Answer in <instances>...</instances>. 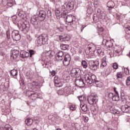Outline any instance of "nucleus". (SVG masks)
<instances>
[{
    "label": "nucleus",
    "instance_id": "obj_1",
    "mask_svg": "<svg viewBox=\"0 0 130 130\" xmlns=\"http://www.w3.org/2000/svg\"><path fill=\"white\" fill-rule=\"evenodd\" d=\"M56 59L57 61H61V60L63 59V66H64V67H68V66H69L70 63L71 56L69 54L63 55V52L62 51H59L56 54Z\"/></svg>",
    "mask_w": 130,
    "mask_h": 130
},
{
    "label": "nucleus",
    "instance_id": "obj_2",
    "mask_svg": "<svg viewBox=\"0 0 130 130\" xmlns=\"http://www.w3.org/2000/svg\"><path fill=\"white\" fill-rule=\"evenodd\" d=\"M48 43V36L47 35H41L37 39L36 44L37 46H41Z\"/></svg>",
    "mask_w": 130,
    "mask_h": 130
},
{
    "label": "nucleus",
    "instance_id": "obj_3",
    "mask_svg": "<svg viewBox=\"0 0 130 130\" xmlns=\"http://www.w3.org/2000/svg\"><path fill=\"white\" fill-rule=\"evenodd\" d=\"M18 27L19 29H20V30L22 31L24 34L28 33L30 30V24H29V23L26 24L22 21H21L19 24H18Z\"/></svg>",
    "mask_w": 130,
    "mask_h": 130
},
{
    "label": "nucleus",
    "instance_id": "obj_4",
    "mask_svg": "<svg viewBox=\"0 0 130 130\" xmlns=\"http://www.w3.org/2000/svg\"><path fill=\"white\" fill-rule=\"evenodd\" d=\"M87 101L90 105L97 104L98 102V96L95 93H91V95L87 97Z\"/></svg>",
    "mask_w": 130,
    "mask_h": 130
},
{
    "label": "nucleus",
    "instance_id": "obj_5",
    "mask_svg": "<svg viewBox=\"0 0 130 130\" xmlns=\"http://www.w3.org/2000/svg\"><path fill=\"white\" fill-rule=\"evenodd\" d=\"M84 80L87 84L91 85V84H93L95 80H97V78H96V76L94 74H86L84 75Z\"/></svg>",
    "mask_w": 130,
    "mask_h": 130
},
{
    "label": "nucleus",
    "instance_id": "obj_6",
    "mask_svg": "<svg viewBox=\"0 0 130 130\" xmlns=\"http://www.w3.org/2000/svg\"><path fill=\"white\" fill-rule=\"evenodd\" d=\"M90 69L92 71H96L99 68V60H92L89 62Z\"/></svg>",
    "mask_w": 130,
    "mask_h": 130
},
{
    "label": "nucleus",
    "instance_id": "obj_7",
    "mask_svg": "<svg viewBox=\"0 0 130 130\" xmlns=\"http://www.w3.org/2000/svg\"><path fill=\"white\" fill-rule=\"evenodd\" d=\"M74 6L75 3L73 1H69V2L65 3L62 8V9H64V10L72 11V10L74 9Z\"/></svg>",
    "mask_w": 130,
    "mask_h": 130
},
{
    "label": "nucleus",
    "instance_id": "obj_8",
    "mask_svg": "<svg viewBox=\"0 0 130 130\" xmlns=\"http://www.w3.org/2000/svg\"><path fill=\"white\" fill-rule=\"evenodd\" d=\"M11 36L14 41H19L21 39V35L19 34V31L17 30L11 31Z\"/></svg>",
    "mask_w": 130,
    "mask_h": 130
},
{
    "label": "nucleus",
    "instance_id": "obj_9",
    "mask_svg": "<svg viewBox=\"0 0 130 130\" xmlns=\"http://www.w3.org/2000/svg\"><path fill=\"white\" fill-rule=\"evenodd\" d=\"M96 47L94 45V44L91 43L88 45L87 48L85 50L86 52H87V54H91L94 52Z\"/></svg>",
    "mask_w": 130,
    "mask_h": 130
},
{
    "label": "nucleus",
    "instance_id": "obj_10",
    "mask_svg": "<svg viewBox=\"0 0 130 130\" xmlns=\"http://www.w3.org/2000/svg\"><path fill=\"white\" fill-rule=\"evenodd\" d=\"M103 45H106L109 48H111L113 47V43L110 40L108 41L107 38L105 37H103Z\"/></svg>",
    "mask_w": 130,
    "mask_h": 130
},
{
    "label": "nucleus",
    "instance_id": "obj_11",
    "mask_svg": "<svg viewBox=\"0 0 130 130\" xmlns=\"http://www.w3.org/2000/svg\"><path fill=\"white\" fill-rule=\"evenodd\" d=\"M66 21L67 23H69L70 25H73L74 22L76 21V17L72 15H67L66 18Z\"/></svg>",
    "mask_w": 130,
    "mask_h": 130
},
{
    "label": "nucleus",
    "instance_id": "obj_12",
    "mask_svg": "<svg viewBox=\"0 0 130 130\" xmlns=\"http://www.w3.org/2000/svg\"><path fill=\"white\" fill-rule=\"evenodd\" d=\"M54 82L56 87H61L62 86V82H61V79L57 76H55L54 78Z\"/></svg>",
    "mask_w": 130,
    "mask_h": 130
},
{
    "label": "nucleus",
    "instance_id": "obj_13",
    "mask_svg": "<svg viewBox=\"0 0 130 130\" xmlns=\"http://www.w3.org/2000/svg\"><path fill=\"white\" fill-rule=\"evenodd\" d=\"M81 72V70L79 68H73L71 71V75L72 78H75L76 76Z\"/></svg>",
    "mask_w": 130,
    "mask_h": 130
},
{
    "label": "nucleus",
    "instance_id": "obj_14",
    "mask_svg": "<svg viewBox=\"0 0 130 130\" xmlns=\"http://www.w3.org/2000/svg\"><path fill=\"white\" fill-rule=\"evenodd\" d=\"M46 18V12L44 11L41 10L39 12L38 19L40 21H44Z\"/></svg>",
    "mask_w": 130,
    "mask_h": 130
},
{
    "label": "nucleus",
    "instance_id": "obj_15",
    "mask_svg": "<svg viewBox=\"0 0 130 130\" xmlns=\"http://www.w3.org/2000/svg\"><path fill=\"white\" fill-rule=\"evenodd\" d=\"M38 16L35 15L31 17L30 19V22L34 26H37L38 25Z\"/></svg>",
    "mask_w": 130,
    "mask_h": 130
},
{
    "label": "nucleus",
    "instance_id": "obj_16",
    "mask_svg": "<svg viewBox=\"0 0 130 130\" xmlns=\"http://www.w3.org/2000/svg\"><path fill=\"white\" fill-rule=\"evenodd\" d=\"M58 37L60 41H69L71 39V37L68 35H66L64 36H59Z\"/></svg>",
    "mask_w": 130,
    "mask_h": 130
},
{
    "label": "nucleus",
    "instance_id": "obj_17",
    "mask_svg": "<svg viewBox=\"0 0 130 130\" xmlns=\"http://www.w3.org/2000/svg\"><path fill=\"white\" fill-rule=\"evenodd\" d=\"M19 56V51L17 50H14L12 51L11 55V57L12 59H16Z\"/></svg>",
    "mask_w": 130,
    "mask_h": 130
},
{
    "label": "nucleus",
    "instance_id": "obj_18",
    "mask_svg": "<svg viewBox=\"0 0 130 130\" xmlns=\"http://www.w3.org/2000/svg\"><path fill=\"white\" fill-rule=\"evenodd\" d=\"M20 57L22 58H26V57H29V52L26 51H21L20 52Z\"/></svg>",
    "mask_w": 130,
    "mask_h": 130
},
{
    "label": "nucleus",
    "instance_id": "obj_19",
    "mask_svg": "<svg viewBox=\"0 0 130 130\" xmlns=\"http://www.w3.org/2000/svg\"><path fill=\"white\" fill-rule=\"evenodd\" d=\"M12 21L15 24V25H17V26H18L19 24V19H18V17L17 15H13L12 17Z\"/></svg>",
    "mask_w": 130,
    "mask_h": 130
},
{
    "label": "nucleus",
    "instance_id": "obj_20",
    "mask_svg": "<svg viewBox=\"0 0 130 130\" xmlns=\"http://www.w3.org/2000/svg\"><path fill=\"white\" fill-rule=\"evenodd\" d=\"M11 78H15L16 79L17 76H18V70L13 69L10 71Z\"/></svg>",
    "mask_w": 130,
    "mask_h": 130
},
{
    "label": "nucleus",
    "instance_id": "obj_21",
    "mask_svg": "<svg viewBox=\"0 0 130 130\" xmlns=\"http://www.w3.org/2000/svg\"><path fill=\"white\" fill-rule=\"evenodd\" d=\"M76 83L78 84V86L80 87H85V82H84V80L83 79H79V80H77L76 81Z\"/></svg>",
    "mask_w": 130,
    "mask_h": 130
},
{
    "label": "nucleus",
    "instance_id": "obj_22",
    "mask_svg": "<svg viewBox=\"0 0 130 130\" xmlns=\"http://www.w3.org/2000/svg\"><path fill=\"white\" fill-rule=\"evenodd\" d=\"M107 6L108 8L113 9L115 6V4L113 1H109L107 3Z\"/></svg>",
    "mask_w": 130,
    "mask_h": 130
},
{
    "label": "nucleus",
    "instance_id": "obj_23",
    "mask_svg": "<svg viewBox=\"0 0 130 130\" xmlns=\"http://www.w3.org/2000/svg\"><path fill=\"white\" fill-rule=\"evenodd\" d=\"M18 16L21 19H22L23 20H25L26 18V14H25V12H24V11H20L18 13Z\"/></svg>",
    "mask_w": 130,
    "mask_h": 130
},
{
    "label": "nucleus",
    "instance_id": "obj_24",
    "mask_svg": "<svg viewBox=\"0 0 130 130\" xmlns=\"http://www.w3.org/2000/svg\"><path fill=\"white\" fill-rule=\"evenodd\" d=\"M101 68H104L107 66V62H106V57H104L101 60Z\"/></svg>",
    "mask_w": 130,
    "mask_h": 130
},
{
    "label": "nucleus",
    "instance_id": "obj_25",
    "mask_svg": "<svg viewBox=\"0 0 130 130\" xmlns=\"http://www.w3.org/2000/svg\"><path fill=\"white\" fill-rule=\"evenodd\" d=\"M68 13V11L67 10H65L64 9H62L61 10V18H67V15Z\"/></svg>",
    "mask_w": 130,
    "mask_h": 130
},
{
    "label": "nucleus",
    "instance_id": "obj_26",
    "mask_svg": "<svg viewBox=\"0 0 130 130\" xmlns=\"http://www.w3.org/2000/svg\"><path fill=\"white\" fill-rule=\"evenodd\" d=\"M93 84H94L96 87H102V82L100 81H98L96 79L93 81Z\"/></svg>",
    "mask_w": 130,
    "mask_h": 130
},
{
    "label": "nucleus",
    "instance_id": "obj_27",
    "mask_svg": "<svg viewBox=\"0 0 130 130\" xmlns=\"http://www.w3.org/2000/svg\"><path fill=\"white\" fill-rule=\"evenodd\" d=\"M80 108L82 109V111L86 112L88 110V108L87 107V105L85 104H80Z\"/></svg>",
    "mask_w": 130,
    "mask_h": 130
},
{
    "label": "nucleus",
    "instance_id": "obj_28",
    "mask_svg": "<svg viewBox=\"0 0 130 130\" xmlns=\"http://www.w3.org/2000/svg\"><path fill=\"white\" fill-rule=\"evenodd\" d=\"M69 47H70V46L67 44H62L60 45L61 49H62V50H69Z\"/></svg>",
    "mask_w": 130,
    "mask_h": 130
},
{
    "label": "nucleus",
    "instance_id": "obj_29",
    "mask_svg": "<svg viewBox=\"0 0 130 130\" xmlns=\"http://www.w3.org/2000/svg\"><path fill=\"white\" fill-rule=\"evenodd\" d=\"M25 123L27 125H31L33 123V119L28 118L25 120Z\"/></svg>",
    "mask_w": 130,
    "mask_h": 130
},
{
    "label": "nucleus",
    "instance_id": "obj_30",
    "mask_svg": "<svg viewBox=\"0 0 130 130\" xmlns=\"http://www.w3.org/2000/svg\"><path fill=\"white\" fill-rule=\"evenodd\" d=\"M96 53H98V55L99 56H103V55L104 54V53L103 51H102V50L101 48H96Z\"/></svg>",
    "mask_w": 130,
    "mask_h": 130
},
{
    "label": "nucleus",
    "instance_id": "obj_31",
    "mask_svg": "<svg viewBox=\"0 0 130 130\" xmlns=\"http://www.w3.org/2000/svg\"><path fill=\"white\" fill-rule=\"evenodd\" d=\"M77 98L80 102H85L87 99L85 95H81L80 96H78Z\"/></svg>",
    "mask_w": 130,
    "mask_h": 130
},
{
    "label": "nucleus",
    "instance_id": "obj_32",
    "mask_svg": "<svg viewBox=\"0 0 130 130\" xmlns=\"http://www.w3.org/2000/svg\"><path fill=\"white\" fill-rule=\"evenodd\" d=\"M14 5H15V2L13 1V0L10 1L7 4V7H9V8L13 7V6H14Z\"/></svg>",
    "mask_w": 130,
    "mask_h": 130
},
{
    "label": "nucleus",
    "instance_id": "obj_33",
    "mask_svg": "<svg viewBox=\"0 0 130 130\" xmlns=\"http://www.w3.org/2000/svg\"><path fill=\"white\" fill-rule=\"evenodd\" d=\"M114 51H115L116 53H121V47H117L114 49Z\"/></svg>",
    "mask_w": 130,
    "mask_h": 130
},
{
    "label": "nucleus",
    "instance_id": "obj_34",
    "mask_svg": "<svg viewBox=\"0 0 130 130\" xmlns=\"http://www.w3.org/2000/svg\"><path fill=\"white\" fill-rule=\"evenodd\" d=\"M112 99L113 101H119V95H114Z\"/></svg>",
    "mask_w": 130,
    "mask_h": 130
},
{
    "label": "nucleus",
    "instance_id": "obj_35",
    "mask_svg": "<svg viewBox=\"0 0 130 130\" xmlns=\"http://www.w3.org/2000/svg\"><path fill=\"white\" fill-rule=\"evenodd\" d=\"M81 66L84 69H87V68H88V64L86 60H83L82 61Z\"/></svg>",
    "mask_w": 130,
    "mask_h": 130
},
{
    "label": "nucleus",
    "instance_id": "obj_36",
    "mask_svg": "<svg viewBox=\"0 0 130 130\" xmlns=\"http://www.w3.org/2000/svg\"><path fill=\"white\" fill-rule=\"evenodd\" d=\"M35 54V51L33 50H30L29 51V55L30 57H32L34 58V55Z\"/></svg>",
    "mask_w": 130,
    "mask_h": 130
},
{
    "label": "nucleus",
    "instance_id": "obj_37",
    "mask_svg": "<svg viewBox=\"0 0 130 130\" xmlns=\"http://www.w3.org/2000/svg\"><path fill=\"white\" fill-rule=\"evenodd\" d=\"M53 52L51 51H48L46 52V55L47 56H49L50 57H52V56H53Z\"/></svg>",
    "mask_w": 130,
    "mask_h": 130
},
{
    "label": "nucleus",
    "instance_id": "obj_38",
    "mask_svg": "<svg viewBox=\"0 0 130 130\" xmlns=\"http://www.w3.org/2000/svg\"><path fill=\"white\" fill-rule=\"evenodd\" d=\"M128 106L127 105H123L121 107V111H122V112H124V113H125V112H126V109H127V107Z\"/></svg>",
    "mask_w": 130,
    "mask_h": 130
},
{
    "label": "nucleus",
    "instance_id": "obj_39",
    "mask_svg": "<svg viewBox=\"0 0 130 130\" xmlns=\"http://www.w3.org/2000/svg\"><path fill=\"white\" fill-rule=\"evenodd\" d=\"M57 93L58 95H63V94H64V89L62 88L59 89L57 91Z\"/></svg>",
    "mask_w": 130,
    "mask_h": 130
},
{
    "label": "nucleus",
    "instance_id": "obj_40",
    "mask_svg": "<svg viewBox=\"0 0 130 130\" xmlns=\"http://www.w3.org/2000/svg\"><path fill=\"white\" fill-rule=\"evenodd\" d=\"M70 109L72 110V111H75L76 109H77V107L75 105H72L70 106Z\"/></svg>",
    "mask_w": 130,
    "mask_h": 130
},
{
    "label": "nucleus",
    "instance_id": "obj_41",
    "mask_svg": "<svg viewBox=\"0 0 130 130\" xmlns=\"http://www.w3.org/2000/svg\"><path fill=\"white\" fill-rule=\"evenodd\" d=\"M116 77L117 79H121V78H122V72L117 73Z\"/></svg>",
    "mask_w": 130,
    "mask_h": 130
},
{
    "label": "nucleus",
    "instance_id": "obj_42",
    "mask_svg": "<svg viewBox=\"0 0 130 130\" xmlns=\"http://www.w3.org/2000/svg\"><path fill=\"white\" fill-rule=\"evenodd\" d=\"M126 86L130 87V77H127V78L126 79Z\"/></svg>",
    "mask_w": 130,
    "mask_h": 130
},
{
    "label": "nucleus",
    "instance_id": "obj_43",
    "mask_svg": "<svg viewBox=\"0 0 130 130\" xmlns=\"http://www.w3.org/2000/svg\"><path fill=\"white\" fill-rule=\"evenodd\" d=\"M6 35L8 39H11V31L8 30L6 32Z\"/></svg>",
    "mask_w": 130,
    "mask_h": 130
},
{
    "label": "nucleus",
    "instance_id": "obj_44",
    "mask_svg": "<svg viewBox=\"0 0 130 130\" xmlns=\"http://www.w3.org/2000/svg\"><path fill=\"white\" fill-rule=\"evenodd\" d=\"M125 32L126 34H130V25L125 27Z\"/></svg>",
    "mask_w": 130,
    "mask_h": 130
},
{
    "label": "nucleus",
    "instance_id": "obj_45",
    "mask_svg": "<svg viewBox=\"0 0 130 130\" xmlns=\"http://www.w3.org/2000/svg\"><path fill=\"white\" fill-rule=\"evenodd\" d=\"M93 5L95 8H98V6H99V2H98V0H94Z\"/></svg>",
    "mask_w": 130,
    "mask_h": 130
},
{
    "label": "nucleus",
    "instance_id": "obj_46",
    "mask_svg": "<svg viewBox=\"0 0 130 130\" xmlns=\"http://www.w3.org/2000/svg\"><path fill=\"white\" fill-rule=\"evenodd\" d=\"M124 73L125 74V75H129V70H128V69L125 68H124Z\"/></svg>",
    "mask_w": 130,
    "mask_h": 130
},
{
    "label": "nucleus",
    "instance_id": "obj_47",
    "mask_svg": "<svg viewBox=\"0 0 130 130\" xmlns=\"http://www.w3.org/2000/svg\"><path fill=\"white\" fill-rule=\"evenodd\" d=\"M39 94L36 93H32L31 94V97H36V98H39Z\"/></svg>",
    "mask_w": 130,
    "mask_h": 130
},
{
    "label": "nucleus",
    "instance_id": "obj_48",
    "mask_svg": "<svg viewBox=\"0 0 130 130\" xmlns=\"http://www.w3.org/2000/svg\"><path fill=\"white\" fill-rule=\"evenodd\" d=\"M113 68L115 70H117V69H118V64H117V63H114L113 64Z\"/></svg>",
    "mask_w": 130,
    "mask_h": 130
},
{
    "label": "nucleus",
    "instance_id": "obj_49",
    "mask_svg": "<svg viewBox=\"0 0 130 130\" xmlns=\"http://www.w3.org/2000/svg\"><path fill=\"white\" fill-rule=\"evenodd\" d=\"M103 128H104V130H113L112 129V128H110V127L107 125H105Z\"/></svg>",
    "mask_w": 130,
    "mask_h": 130
},
{
    "label": "nucleus",
    "instance_id": "obj_50",
    "mask_svg": "<svg viewBox=\"0 0 130 130\" xmlns=\"http://www.w3.org/2000/svg\"><path fill=\"white\" fill-rule=\"evenodd\" d=\"M114 95V94H113V93L110 92L108 94V97L109 98H110V99H112V98H113V96Z\"/></svg>",
    "mask_w": 130,
    "mask_h": 130
},
{
    "label": "nucleus",
    "instance_id": "obj_51",
    "mask_svg": "<svg viewBox=\"0 0 130 130\" xmlns=\"http://www.w3.org/2000/svg\"><path fill=\"white\" fill-rule=\"evenodd\" d=\"M51 75L53 76V77H54L55 75H56V72L54 70H52V72H51Z\"/></svg>",
    "mask_w": 130,
    "mask_h": 130
},
{
    "label": "nucleus",
    "instance_id": "obj_52",
    "mask_svg": "<svg viewBox=\"0 0 130 130\" xmlns=\"http://www.w3.org/2000/svg\"><path fill=\"white\" fill-rule=\"evenodd\" d=\"M125 113H129L130 114V107L128 106L127 109H126Z\"/></svg>",
    "mask_w": 130,
    "mask_h": 130
},
{
    "label": "nucleus",
    "instance_id": "obj_53",
    "mask_svg": "<svg viewBox=\"0 0 130 130\" xmlns=\"http://www.w3.org/2000/svg\"><path fill=\"white\" fill-rule=\"evenodd\" d=\"M19 83L20 85H24V79H23V78H20V80H19Z\"/></svg>",
    "mask_w": 130,
    "mask_h": 130
},
{
    "label": "nucleus",
    "instance_id": "obj_54",
    "mask_svg": "<svg viewBox=\"0 0 130 130\" xmlns=\"http://www.w3.org/2000/svg\"><path fill=\"white\" fill-rule=\"evenodd\" d=\"M83 119L85 122H88V121L89 120V118L88 117H83Z\"/></svg>",
    "mask_w": 130,
    "mask_h": 130
},
{
    "label": "nucleus",
    "instance_id": "obj_55",
    "mask_svg": "<svg viewBox=\"0 0 130 130\" xmlns=\"http://www.w3.org/2000/svg\"><path fill=\"white\" fill-rule=\"evenodd\" d=\"M42 64L43 66V67L44 68H46V66H47V63H46L45 62V61H43L42 62Z\"/></svg>",
    "mask_w": 130,
    "mask_h": 130
},
{
    "label": "nucleus",
    "instance_id": "obj_56",
    "mask_svg": "<svg viewBox=\"0 0 130 130\" xmlns=\"http://www.w3.org/2000/svg\"><path fill=\"white\" fill-rule=\"evenodd\" d=\"M4 127L6 129H8V128H10V127H11V125H10L9 124H7L5 125Z\"/></svg>",
    "mask_w": 130,
    "mask_h": 130
},
{
    "label": "nucleus",
    "instance_id": "obj_57",
    "mask_svg": "<svg viewBox=\"0 0 130 130\" xmlns=\"http://www.w3.org/2000/svg\"><path fill=\"white\" fill-rule=\"evenodd\" d=\"M86 27V25H83L81 26V32H83V30H84V28Z\"/></svg>",
    "mask_w": 130,
    "mask_h": 130
},
{
    "label": "nucleus",
    "instance_id": "obj_58",
    "mask_svg": "<svg viewBox=\"0 0 130 130\" xmlns=\"http://www.w3.org/2000/svg\"><path fill=\"white\" fill-rule=\"evenodd\" d=\"M114 92H115L116 95H119V94H118V92H117V91H116V88H115V87L114 88Z\"/></svg>",
    "mask_w": 130,
    "mask_h": 130
},
{
    "label": "nucleus",
    "instance_id": "obj_59",
    "mask_svg": "<svg viewBox=\"0 0 130 130\" xmlns=\"http://www.w3.org/2000/svg\"><path fill=\"white\" fill-rule=\"evenodd\" d=\"M31 85H32V86H37L38 83H36V82H34L31 83Z\"/></svg>",
    "mask_w": 130,
    "mask_h": 130
},
{
    "label": "nucleus",
    "instance_id": "obj_60",
    "mask_svg": "<svg viewBox=\"0 0 130 130\" xmlns=\"http://www.w3.org/2000/svg\"><path fill=\"white\" fill-rule=\"evenodd\" d=\"M48 16L49 17L51 16V12L50 11H48Z\"/></svg>",
    "mask_w": 130,
    "mask_h": 130
},
{
    "label": "nucleus",
    "instance_id": "obj_61",
    "mask_svg": "<svg viewBox=\"0 0 130 130\" xmlns=\"http://www.w3.org/2000/svg\"><path fill=\"white\" fill-rule=\"evenodd\" d=\"M0 55H2V56H4V55H5V52H0Z\"/></svg>",
    "mask_w": 130,
    "mask_h": 130
},
{
    "label": "nucleus",
    "instance_id": "obj_62",
    "mask_svg": "<svg viewBox=\"0 0 130 130\" xmlns=\"http://www.w3.org/2000/svg\"><path fill=\"white\" fill-rule=\"evenodd\" d=\"M6 130H12V128L10 127L9 128H8V129H6Z\"/></svg>",
    "mask_w": 130,
    "mask_h": 130
},
{
    "label": "nucleus",
    "instance_id": "obj_63",
    "mask_svg": "<svg viewBox=\"0 0 130 130\" xmlns=\"http://www.w3.org/2000/svg\"><path fill=\"white\" fill-rule=\"evenodd\" d=\"M33 130H38V129H37L36 128H34Z\"/></svg>",
    "mask_w": 130,
    "mask_h": 130
},
{
    "label": "nucleus",
    "instance_id": "obj_64",
    "mask_svg": "<svg viewBox=\"0 0 130 130\" xmlns=\"http://www.w3.org/2000/svg\"><path fill=\"white\" fill-rule=\"evenodd\" d=\"M56 130H61L60 128H57Z\"/></svg>",
    "mask_w": 130,
    "mask_h": 130
}]
</instances>
